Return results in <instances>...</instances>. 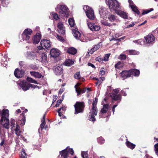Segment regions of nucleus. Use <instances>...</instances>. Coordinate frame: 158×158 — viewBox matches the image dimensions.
Instances as JSON below:
<instances>
[{
  "instance_id": "f257e3e1",
  "label": "nucleus",
  "mask_w": 158,
  "mask_h": 158,
  "mask_svg": "<svg viewBox=\"0 0 158 158\" xmlns=\"http://www.w3.org/2000/svg\"><path fill=\"white\" fill-rule=\"evenodd\" d=\"M9 110L7 109L3 110L0 121L3 127L6 129L9 128V120L8 118L9 116Z\"/></svg>"
},
{
  "instance_id": "f03ea898",
  "label": "nucleus",
  "mask_w": 158,
  "mask_h": 158,
  "mask_svg": "<svg viewBox=\"0 0 158 158\" xmlns=\"http://www.w3.org/2000/svg\"><path fill=\"white\" fill-rule=\"evenodd\" d=\"M55 9L57 12H59V15L62 17H68L69 9L65 5H58L57 6Z\"/></svg>"
},
{
  "instance_id": "7ed1b4c3",
  "label": "nucleus",
  "mask_w": 158,
  "mask_h": 158,
  "mask_svg": "<svg viewBox=\"0 0 158 158\" xmlns=\"http://www.w3.org/2000/svg\"><path fill=\"white\" fill-rule=\"evenodd\" d=\"M97 102L98 99L95 98L93 103L91 111L89 113V120L90 121H94L95 120V117L96 116L98 112L97 109L95 106L97 104Z\"/></svg>"
},
{
  "instance_id": "20e7f679",
  "label": "nucleus",
  "mask_w": 158,
  "mask_h": 158,
  "mask_svg": "<svg viewBox=\"0 0 158 158\" xmlns=\"http://www.w3.org/2000/svg\"><path fill=\"white\" fill-rule=\"evenodd\" d=\"M109 7L110 11H116L120 8L118 2L116 0H109Z\"/></svg>"
},
{
  "instance_id": "39448f33",
  "label": "nucleus",
  "mask_w": 158,
  "mask_h": 158,
  "mask_svg": "<svg viewBox=\"0 0 158 158\" xmlns=\"http://www.w3.org/2000/svg\"><path fill=\"white\" fill-rule=\"evenodd\" d=\"M83 9L85 12L87 17L90 20H94V15L93 9L87 6H84Z\"/></svg>"
},
{
  "instance_id": "423d86ee",
  "label": "nucleus",
  "mask_w": 158,
  "mask_h": 158,
  "mask_svg": "<svg viewBox=\"0 0 158 158\" xmlns=\"http://www.w3.org/2000/svg\"><path fill=\"white\" fill-rule=\"evenodd\" d=\"M73 153L74 152L73 149L68 147H67L65 149L62 151L60 152V154L61 155V158H67L69 154L73 155Z\"/></svg>"
},
{
  "instance_id": "0eeeda50",
  "label": "nucleus",
  "mask_w": 158,
  "mask_h": 158,
  "mask_svg": "<svg viewBox=\"0 0 158 158\" xmlns=\"http://www.w3.org/2000/svg\"><path fill=\"white\" fill-rule=\"evenodd\" d=\"M41 46H39L38 48L39 50H41L43 49H47L51 46L50 41L47 40H42L40 42Z\"/></svg>"
},
{
  "instance_id": "6e6552de",
  "label": "nucleus",
  "mask_w": 158,
  "mask_h": 158,
  "mask_svg": "<svg viewBox=\"0 0 158 158\" xmlns=\"http://www.w3.org/2000/svg\"><path fill=\"white\" fill-rule=\"evenodd\" d=\"M75 108V114L81 112L85 106L83 102H77L74 105Z\"/></svg>"
},
{
  "instance_id": "1a4fd4ad",
  "label": "nucleus",
  "mask_w": 158,
  "mask_h": 158,
  "mask_svg": "<svg viewBox=\"0 0 158 158\" xmlns=\"http://www.w3.org/2000/svg\"><path fill=\"white\" fill-rule=\"evenodd\" d=\"M32 31L31 29L27 28L26 29L22 34V36L24 40H27L30 38L29 35L32 33Z\"/></svg>"
},
{
  "instance_id": "9d476101",
  "label": "nucleus",
  "mask_w": 158,
  "mask_h": 158,
  "mask_svg": "<svg viewBox=\"0 0 158 158\" xmlns=\"http://www.w3.org/2000/svg\"><path fill=\"white\" fill-rule=\"evenodd\" d=\"M57 27V31L59 33L62 35L64 34L65 32V27L62 22H59L58 23Z\"/></svg>"
},
{
  "instance_id": "9b49d317",
  "label": "nucleus",
  "mask_w": 158,
  "mask_h": 158,
  "mask_svg": "<svg viewBox=\"0 0 158 158\" xmlns=\"http://www.w3.org/2000/svg\"><path fill=\"white\" fill-rule=\"evenodd\" d=\"M87 25L89 29L93 31H97L100 29V27L99 26L95 25L94 23H89L87 21Z\"/></svg>"
},
{
  "instance_id": "f8f14e48",
  "label": "nucleus",
  "mask_w": 158,
  "mask_h": 158,
  "mask_svg": "<svg viewBox=\"0 0 158 158\" xmlns=\"http://www.w3.org/2000/svg\"><path fill=\"white\" fill-rule=\"evenodd\" d=\"M20 87L24 91H26L29 89V84L25 81H21L19 83Z\"/></svg>"
},
{
  "instance_id": "ddd939ff",
  "label": "nucleus",
  "mask_w": 158,
  "mask_h": 158,
  "mask_svg": "<svg viewBox=\"0 0 158 158\" xmlns=\"http://www.w3.org/2000/svg\"><path fill=\"white\" fill-rule=\"evenodd\" d=\"M54 72L56 75H59L63 73V68L61 65H56L54 69Z\"/></svg>"
},
{
  "instance_id": "4468645a",
  "label": "nucleus",
  "mask_w": 158,
  "mask_h": 158,
  "mask_svg": "<svg viewBox=\"0 0 158 158\" xmlns=\"http://www.w3.org/2000/svg\"><path fill=\"white\" fill-rule=\"evenodd\" d=\"M128 2L129 3V6H131L132 10L137 15H139L140 14L139 11L137 9L135 5L133 3V1L131 0H129Z\"/></svg>"
},
{
  "instance_id": "2eb2a0df",
  "label": "nucleus",
  "mask_w": 158,
  "mask_h": 158,
  "mask_svg": "<svg viewBox=\"0 0 158 158\" xmlns=\"http://www.w3.org/2000/svg\"><path fill=\"white\" fill-rule=\"evenodd\" d=\"M51 56L56 58L58 57L60 54V51L56 48H53L50 51Z\"/></svg>"
},
{
  "instance_id": "dca6fc26",
  "label": "nucleus",
  "mask_w": 158,
  "mask_h": 158,
  "mask_svg": "<svg viewBox=\"0 0 158 158\" xmlns=\"http://www.w3.org/2000/svg\"><path fill=\"white\" fill-rule=\"evenodd\" d=\"M24 72L22 70L16 69L15 71V76L17 78H20L24 76Z\"/></svg>"
},
{
  "instance_id": "f3484780",
  "label": "nucleus",
  "mask_w": 158,
  "mask_h": 158,
  "mask_svg": "<svg viewBox=\"0 0 158 158\" xmlns=\"http://www.w3.org/2000/svg\"><path fill=\"white\" fill-rule=\"evenodd\" d=\"M108 90H110V94L111 96V95H117V94L119 92L120 89L119 88L114 89L111 86H110L108 87Z\"/></svg>"
},
{
  "instance_id": "a211bd4d",
  "label": "nucleus",
  "mask_w": 158,
  "mask_h": 158,
  "mask_svg": "<svg viewBox=\"0 0 158 158\" xmlns=\"http://www.w3.org/2000/svg\"><path fill=\"white\" fill-rule=\"evenodd\" d=\"M27 57L31 60L36 58V54L34 52H27L26 53Z\"/></svg>"
},
{
  "instance_id": "6ab92c4d",
  "label": "nucleus",
  "mask_w": 158,
  "mask_h": 158,
  "mask_svg": "<svg viewBox=\"0 0 158 158\" xmlns=\"http://www.w3.org/2000/svg\"><path fill=\"white\" fill-rule=\"evenodd\" d=\"M40 34L37 33L32 38L33 42L34 44H37L40 42L41 39Z\"/></svg>"
},
{
  "instance_id": "aec40b11",
  "label": "nucleus",
  "mask_w": 158,
  "mask_h": 158,
  "mask_svg": "<svg viewBox=\"0 0 158 158\" xmlns=\"http://www.w3.org/2000/svg\"><path fill=\"white\" fill-rule=\"evenodd\" d=\"M144 38L146 42L147 43H152L155 40L154 37L152 34L147 35Z\"/></svg>"
},
{
  "instance_id": "412c9836",
  "label": "nucleus",
  "mask_w": 158,
  "mask_h": 158,
  "mask_svg": "<svg viewBox=\"0 0 158 158\" xmlns=\"http://www.w3.org/2000/svg\"><path fill=\"white\" fill-rule=\"evenodd\" d=\"M131 72L129 71L124 70L121 73V76L124 79L127 78L131 76Z\"/></svg>"
},
{
  "instance_id": "4be33fe9",
  "label": "nucleus",
  "mask_w": 158,
  "mask_h": 158,
  "mask_svg": "<svg viewBox=\"0 0 158 158\" xmlns=\"http://www.w3.org/2000/svg\"><path fill=\"white\" fill-rule=\"evenodd\" d=\"M73 33V36L77 39H79L80 37L81 34L80 32L78 31L77 29L75 28L72 30Z\"/></svg>"
},
{
  "instance_id": "5701e85b",
  "label": "nucleus",
  "mask_w": 158,
  "mask_h": 158,
  "mask_svg": "<svg viewBox=\"0 0 158 158\" xmlns=\"http://www.w3.org/2000/svg\"><path fill=\"white\" fill-rule=\"evenodd\" d=\"M10 127L12 130H15L17 129L18 127H20L18 124H15V119H12L10 120Z\"/></svg>"
},
{
  "instance_id": "b1692460",
  "label": "nucleus",
  "mask_w": 158,
  "mask_h": 158,
  "mask_svg": "<svg viewBox=\"0 0 158 158\" xmlns=\"http://www.w3.org/2000/svg\"><path fill=\"white\" fill-rule=\"evenodd\" d=\"M116 13L117 14L124 19H127L128 16L127 13L123 11L117 10Z\"/></svg>"
},
{
  "instance_id": "393cba45",
  "label": "nucleus",
  "mask_w": 158,
  "mask_h": 158,
  "mask_svg": "<svg viewBox=\"0 0 158 158\" xmlns=\"http://www.w3.org/2000/svg\"><path fill=\"white\" fill-rule=\"evenodd\" d=\"M47 55L44 53H42L40 55V61L41 63H46L47 61Z\"/></svg>"
},
{
  "instance_id": "a878e982",
  "label": "nucleus",
  "mask_w": 158,
  "mask_h": 158,
  "mask_svg": "<svg viewBox=\"0 0 158 158\" xmlns=\"http://www.w3.org/2000/svg\"><path fill=\"white\" fill-rule=\"evenodd\" d=\"M67 52L69 54L74 55L77 53V50L75 48L71 47L68 49Z\"/></svg>"
},
{
  "instance_id": "bb28decb",
  "label": "nucleus",
  "mask_w": 158,
  "mask_h": 158,
  "mask_svg": "<svg viewBox=\"0 0 158 158\" xmlns=\"http://www.w3.org/2000/svg\"><path fill=\"white\" fill-rule=\"evenodd\" d=\"M107 11L105 8L101 7L99 10V13L101 16L102 17H105L106 16Z\"/></svg>"
},
{
  "instance_id": "cd10ccee",
  "label": "nucleus",
  "mask_w": 158,
  "mask_h": 158,
  "mask_svg": "<svg viewBox=\"0 0 158 158\" xmlns=\"http://www.w3.org/2000/svg\"><path fill=\"white\" fill-rule=\"evenodd\" d=\"M100 44H98L95 45L94 47L90 49L89 51V53L92 54L94 52L98 49L100 48Z\"/></svg>"
},
{
  "instance_id": "c85d7f7f",
  "label": "nucleus",
  "mask_w": 158,
  "mask_h": 158,
  "mask_svg": "<svg viewBox=\"0 0 158 158\" xmlns=\"http://www.w3.org/2000/svg\"><path fill=\"white\" fill-rule=\"evenodd\" d=\"M130 71L131 72V75L132 74L135 76H138L140 73L139 70L135 69H131Z\"/></svg>"
},
{
  "instance_id": "c756f323",
  "label": "nucleus",
  "mask_w": 158,
  "mask_h": 158,
  "mask_svg": "<svg viewBox=\"0 0 158 158\" xmlns=\"http://www.w3.org/2000/svg\"><path fill=\"white\" fill-rule=\"evenodd\" d=\"M31 75L36 78H40L42 77V75L39 73L35 72H31Z\"/></svg>"
},
{
  "instance_id": "7c9ffc66",
  "label": "nucleus",
  "mask_w": 158,
  "mask_h": 158,
  "mask_svg": "<svg viewBox=\"0 0 158 158\" xmlns=\"http://www.w3.org/2000/svg\"><path fill=\"white\" fill-rule=\"evenodd\" d=\"M124 64L123 62L118 61L115 64V67L116 69H120L123 68L124 66Z\"/></svg>"
},
{
  "instance_id": "2f4dec72",
  "label": "nucleus",
  "mask_w": 158,
  "mask_h": 158,
  "mask_svg": "<svg viewBox=\"0 0 158 158\" xmlns=\"http://www.w3.org/2000/svg\"><path fill=\"white\" fill-rule=\"evenodd\" d=\"M49 18L51 19H53L56 20H58L59 19L58 15L55 13H51Z\"/></svg>"
},
{
  "instance_id": "473e14b6",
  "label": "nucleus",
  "mask_w": 158,
  "mask_h": 158,
  "mask_svg": "<svg viewBox=\"0 0 158 158\" xmlns=\"http://www.w3.org/2000/svg\"><path fill=\"white\" fill-rule=\"evenodd\" d=\"M111 97L113 100L116 101H120L121 100V96L119 94L113 95H111Z\"/></svg>"
},
{
  "instance_id": "72a5a7b5",
  "label": "nucleus",
  "mask_w": 158,
  "mask_h": 158,
  "mask_svg": "<svg viewBox=\"0 0 158 158\" xmlns=\"http://www.w3.org/2000/svg\"><path fill=\"white\" fill-rule=\"evenodd\" d=\"M74 63V60L70 59L67 60L64 62L65 65L68 66H69L73 65Z\"/></svg>"
},
{
  "instance_id": "f704fd0d",
  "label": "nucleus",
  "mask_w": 158,
  "mask_h": 158,
  "mask_svg": "<svg viewBox=\"0 0 158 158\" xmlns=\"http://www.w3.org/2000/svg\"><path fill=\"white\" fill-rule=\"evenodd\" d=\"M109 107L108 104H105L103 106V108L101 109V112L102 113H105L107 111Z\"/></svg>"
},
{
  "instance_id": "c9c22d12",
  "label": "nucleus",
  "mask_w": 158,
  "mask_h": 158,
  "mask_svg": "<svg viewBox=\"0 0 158 158\" xmlns=\"http://www.w3.org/2000/svg\"><path fill=\"white\" fill-rule=\"evenodd\" d=\"M126 145L128 148L131 149H133L135 146V144H133L128 141L126 142Z\"/></svg>"
},
{
  "instance_id": "e433bc0d",
  "label": "nucleus",
  "mask_w": 158,
  "mask_h": 158,
  "mask_svg": "<svg viewBox=\"0 0 158 158\" xmlns=\"http://www.w3.org/2000/svg\"><path fill=\"white\" fill-rule=\"evenodd\" d=\"M27 80L30 83H33L37 84H38V83H37V81L36 80L33 79L31 77H28L27 78Z\"/></svg>"
},
{
  "instance_id": "4c0bfd02",
  "label": "nucleus",
  "mask_w": 158,
  "mask_h": 158,
  "mask_svg": "<svg viewBox=\"0 0 158 158\" xmlns=\"http://www.w3.org/2000/svg\"><path fill=\"white\" fill-rule=\"evenodd\" d=\"M108 19L110 21L113 22L116 20V19L115 16L113 15H110L108 16Z\"/></svg>"
},
{
  "instance_id": "58836bf2",
  "label": "nucleus",
  "mask_w": 158,
  "mask_h": 158,
  "mask_svg": "<svg viewBox=\"0 0 158 158\" xmlns=\"http://www.w3.org/2000/svg\"><path fill=\"white\" fill-rule=\"evenodd\" d=\"M129 54L132 55H138L139 54L138 51L135 50H130L129 51Z\"/></svg>"
},
{
  "instance_id": "ea45409f",
  "label": "nucleus",
  "mask_w": 158,
  "mask_h": 158,
  "mask_svg": "<svg viewBox=\"0 0 158 158\" xmlns=\"http://www.w3.org/2000/svg\"><path fill=\"white\" fill-rule=\"evenodd\" d=\"M15 133L16 135L18 136H19L20 135V127H18L17 129H16L15 130Z\"/></svg>"
},
{
  "instance_id": "a19ab883",
  "label": "nucleus",
  "mask_w": 158,
  "mask_h": 158,
  "mask_svg": "<svg viewBox=\"0 0 158 158\" xmlns=\"http://www.w3.org/2000/svg\"><path fill=\"white\" fill-rule=\"evenodd\" d=\"M1 139L2 141L0 144V146H2L4 145H5L6 144V140L5 137L4 136H2L1 138Z\"/></svg>"
},
{
  "instance_id": "79ce46f5",
  "label": "nucleus",
  "mask_w": 158,
  "mask_h": 158,
  "mask_svg": "<svg viewBox=\"0 0 158 158\" xmlns=\"http://www.w3.org/2000/svg\"><path fill=\"white\" fill-rule=\"evenodd\" d=\"M69 24L71 27H73L74 24V19L72 18H70L69 19Z\"/></svg>"
},
{
  "instance_id": "37998d69",
  "label": "nucleus",
  "mask_w": 158,
  "mask_h": 158,
  "mask_svg": "<svg viewBox=\"0 0 158 158\" xmlns=\"http://www.w3.org/2000/svg\"><path fill=\"white\" fill-rule=\"evenodd\" d=\"M118 59L121 60H125L126 58V56L124 54H121L118 57Z\"/></svg>"
},
{
  "instance_id": "c03bdc74",
  "label": "nucleus",
  "mask_w": 158,
  "mask_h": 158,
  "mask_svg": "<svg viewBox=\"0 0 158 158\" xmlns=\"http://www.w3.org/2000/svg\"><path fill=\"white\" fill-rule=\"evenodd\" d=\"M104 79L105 78L103 77H100L98 79L96 78V80L98 81V82L96 83V84H97L98 83H101Z\"/></svg>"
},
{
  "instance_id": "a18cd8bd",
  "label": "nucleus",
  "mask_w": 158,
  "mask_h": 158,
  "mask_svg": "<svg viewBox=\"0 0 158 158\" xmlns=\"http://www.w3.org/2000/svg\"><path fill=\"white\" fill-rule=\"evenodd\" d=\"M74 77L75 79H79L81 78V76L79 72L76 73L74 75Z\"/></svg>"
},
{
  "instance_id": "49530a36",
  "label": "nucleus",
  "mask_w": 158,
  "mask_h": 158,
  "mask_svg": "<svg viewBox=\"0 0 158 158\" xmlns=\"http://www.w3.org/2000/svg\"><path fill=\"white\" fill-rule=\"evenodd\" d=\"M21 157V158H27L25 151L23 149L22 150Z\"/></svg>"
},
{
  "instance_id": "de8ad7c7",
  "label": "nucleus",
  "mask_w": 158,
  "mask_h": 158,
  "mask_svg": "<svg viewBox=\"0 0 158 158\" xmlns=\"http://www.w3.org/2000/svg\"><path fill=\"white\" fill-rule=\"evenodd\" d=\"M154 10V9L153 8H151L150 9H148L147 10H144L142 13L143 15L147 14L151 11H152Z\"/></svg>"
},
{
  "instance_id": "09e8293b",
  "label": "nucleus",
  "mask_w": 158,
  "mask_h": 158,
  "mask_svg": "<svg viewBox=\"0 0 158 158\" xmlns=\"http://www.w3.org/2000/svg\"><path fill=\"white\" fill-rule=\"evenodd\" d=\"M76 92L77 93V96H78L81 94V89L80 88H75Z\"/></svg>"
},
{
  "instance_id": "8fccbe9b",
  "label": "nucleus",
  "mask_w": 158,
  "mask_h": 158,
  "mask_svg": "<svg viewBox=\"0 0 158 158\" xmlns=\"http://www.w3.org/2000/svg\"><path fill=\"white\" fill-rule=\"evenodd\" d=\"M154 147L156 154L158 156V143L155 144L154 146Z\"/></svg>"
},
{
  "instance_id": "3c124183",
  "label": "nucleus",
  "mask_w": 158,
  "mask_h": 158,
  "mask_svg": "<svg viewBox=\"0 0 158 158\" xmlns=\"http://www.w3.org/2000/svg\"><path fill=\"white\" fill-rule=\"evenodd\" d=\"M101 22L102 24L104 25L109 26H110V23H108L107 22L105 21L101 20Z\"/></svg>"
},
{
  "instance_id": "603ef678",
  "label": "nucleus",
  "mask_w": 158,
  "mask_h": 158,
  "mask_svg": "<svg viewBox=\"0 0 158 158\" xmlns=\"http://www.w3.org/2000/svg\"><path fill=\"white\" fill-rule=\"evenodd\" d=\"M110 53L106 54L105 55V56L104 57V58H103V60L106 61H107L108 60V58L110 55Z\"/></svg>"
},
{
  "instance_id": "864d4df0",
  "label": "nucleus",
  "mask_w": 158,
  "mask_h": 158,
  "mask_svg": "<svg viewBox=\"0 0 158 158\" xmlns=\"http://www.w3.org/2000/svg\"><path fill=\"white\" fill-rule=\"evenodd\" d=\"M45 124V121H44V120H42L41 124L40 126V129L41 130H42L44 129Z\"/></svg>"
},
{
  "instance_id": "5fc2aeb1",
  "label": "nucleus",
  "mask_w": 158,
  "mask_h": 158,
  "mask_svg": "<svg viewBox=\"0 0 158 158\" xmlns=\"http://www.w3.org/2000/svg\"><path fill=\"white\" fill-rule=\"evenodd\" d=\"M1 64L2 65H3V66H4V64H5V65H7V61L6 60V58L5 57H3L2 59Z\"/></svg>"
},
{
  "instance_id": "6e6d98bb",
  "label": "nucleus",
  "mask_w": 158,
  "mask_h": 158,
  "mask_svg": "<svg viewBox=\"0 0 158 158\" xmlns=\"http://www.w3.org/2000/svg\"><path fill=\"white\" fill-rule=\"evenodd\" d=\"M62 109L63 110H64V111H65V108H64L63 107H61V108H60L58 110V111H57V112H58V114H59V115L60 116V117H61V116H62V112H61L60 111V110Z\"/></svg>"
},
{
  "instance_id": "4d7b16f0",
  "label": "nucleus",
  "mask_w": 158,
  "mask_h": 158,
  "mask_svg": "<svg viewBox=\"0 0 158 158\" xmlns=\"http://www.w3.org/2000/svg\"><path fill=\"white\" fill-rule=\"evenodd\" d=\"M81 155L82 158H88V155L86 152H82Z\"/></svg>"
},
{
  "instance_id": "13d9d810",
  "label": "nucleus",
  "mask_w": 158,
  "mask_h": 158,
  "mask_svg": "<svg viewBox=\"0 0 158 158\" xmlns=\"http://www.w3.org/2000/svg\"><path fill=\"white\" fill-rule=\"evenodd\" d=\"M98 142L101 144L103 143H104L105 140L102 137H100L98 139Z\"/></svg>"
},
{
  "instance_id": "bf43d9fd",
  "label": "nucleus",
  "mask_w": 158,
  "mask_h": 158,
  "mask_svg": "<svg viewBox=\"0 0 158 158\" xmlns=\"http://www.w3.org/2000/svg\"><path fill=\"white\" fill-rule=\"evenodd\" d=\"M96 60L98 62L102 63L103 62V58L100 56H98L96 58Z\"/></svg>"
},
{
  "instance_id": "052dcab7",
  "label": "nucleus",
  "mask_w": 158,
  "mask_h": 158,
  "mask_svg": "<svg viewBox=\"0 0 158 158\" xmlns=\"http://www.w3.org/2000/svg\"><path fill=\"white\" fill-rule=\"evenodd\" d=\"M62 102V100H59L57 101L56 104L55 106L56 107H58L60 105L61 103Z\"/></svg>"
},
{
  "instance_id": "680f3d73",
  "label": "nucleus",
  "mask_w": 158,
  "mask_h": 158,
  "mask_svg": "<svg viewBox=\"0 0 158 158\" xmlns=\"http://www.w3.org/2000/svg\"><path fill=\"white\" fill-rule=\"evenodd\" d=\"M30 87H31V88H33V89H35L36 88H39V86H38L37 85L31 84H29V88Z\"/></svg>"
},
{
  "instance_id": "e2e57ef3",
  "label": "nucleus",
  "mask_w": 158,
  "mask_h": 158,
  "mask_svg": "<svg viewBox=\"0 0 158 158\" xmlns=\"http://www.w3.org/2000/svg\"><path fill=\"white\" fill-rule=\"evenodd\" d=\"M56 38H57L58 40H59L60 41H62L64 40L63 38L60 36L57 35Z\"/></svg>"
},
{
  "instance_id": "0e129e2a",
  "label": "nucleus",
  "mask_w": 158,
  "mask_h": 158,
  "mask_svg": "<svg viewBox=\"0 0 158 158\" xmlns=\"http://www.w3.org/2000/svg\"><path fill=\"white\" fill-rule=\"evenodd\" d=\"M135 25V23L134 22H132L131 24L128 25L126 28H129L130 27H133Z\"/></svg>"
},
{
  "instance_id": "69168bd1",
  "label": "nucleus",
  "mask_w": 158,
  "mask_h": 158,
  "mask_svg": "<svg viewBox=\"0 0 158 158\" xmlns=\"http://www.w3.org/2000/svg\"><path fill=\"white\" fill-rule=\"evenodd\" d=\"M25 122V119L24 118H23L21 121V124L22 125H24Z\"/></svg>"
},
{
  "instance_id": "338daca9",
  "label": "nucleus",
  "mask_w": 158,
  "mask_h": 158,
  "mask_svg": "<svg viewBox=\"0 0 158 158\" xmlns=\"http://www.w3.org/2000/svg\"><path fill=\"white\" fill-rule=\"evenodd\" d=\"M30 67L31 69H32L34 70H36L37 69V67L35 65H31L30 66Z\"/></svg>"
},
{
  "instance_id": "774afa93",
  "label": "nucleus",
  "mask_w": 158,
  "mask_h": 158,
  "mask_svg": "<svg viewBox=\"0 0 158 158\" xmlns=\"http://www.w3.org/2000/svg\"><path fill=\"white\" fill-rule=\"evenodd\" d=\"M88 65L89 66H91L93 68H95V66L93 64H92L91 63H88Z\"/></svg>"
}]
</instances>
